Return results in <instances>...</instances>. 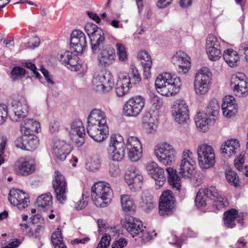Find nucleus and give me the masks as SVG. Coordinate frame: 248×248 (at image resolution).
Returning <instances> with one entry per match:
<instances>
[{
    "label": "nucleus",
    "mask_w": 248,
    "mask_h": 248,
    "mask_svg": "<svg viewBox=\"0 0 248 248\" xmlns=\"http://www.w3.org/2000/svg\"><path fill=\"white\" fill-rule=\"evenodd\" d=\"M84 29L89 37L92 36L96 31H100L102 29L99 28L96 25L92 22H88L84 27Z\"/></svg>",
    "instance_id": "50"
},
{
    "label": "nucleus",
    "mask_w": 248,
    "mask_h": 248,
    "mask_svg": "<svg viewBox=\"0 0 248 248\" xmlns=\"http://www.w3.org/2000/svg\"><path fill=\"white\" fill-rule=\"evenodd\" d=\"M39 140L34 134L22 135L15 141V146L23 150L32 151L39 145Z\"/></svg>",
    "instance_id": "14"
},
{
    "label": "nucleus",
    "mask_w": 248,
    "mask_h": 248,
    "mask_svg": "<svg viewBox=\"0 0 248 248\" xmlns=\"http://www.w3.org/2000/svg\"><path fill=\"white\" fill-rule=\"evenodd\" d=\"M203 78H195L194 86L196 93L198 95L205 94L209 90L210 80H207L208 77L205 76Z\"/></svg>",
    "instance_id": "28"
},
{
    "label": "nucleus",
    "mask_w": 248,
    "mask_h": 248,
    "mask_svg": "<svg viewBox=\"0 0 248 248\" xmlns=\"http://www.w3.org/2000/svg\"><path fill=\"white\" fill-rule=\"evenodd\" d=\"M223 58L230 67H234L238 65L239 57L236 51L231 48L227 49L223 52Z\"/></svg>",
    "instance_id": "30"
},
{
    "label": "nucleus",
    "mask_w": 248,
    "mask_h": 248,
    "mask_svg": "<svg viewBox=\"0 0 248 248\" xmlns=\"http://www.w3.org/2000/svg\"><path fill=\"white\" fill-rule=\"evenodd\" d=\"M15 118H11L13 121L17 122L25 118L28 113L29 108L26 98L22 96L17 97L12 102Z\"/></svg>",
    "instance_id": "12"
},
{
    "label": "nucleus",
    "mask_w": 248,
    "mask_h": 248,
    "mask_svg": "<svg viewBox=\"0 0 248 248\" xmlns=\"http://www.w3.org/2000/svg\"><path fill=\"white\" fill-rule=\"evenodd\" d=\"M208 204H209V201H207L205 197L202 196L201 192L199 190L195 199V204L197 209L205 212V207Z\"/></svg>",
    "instance_id": "41"
},
{
    "label": "nucleus",
    "mask_w": 248,
    "mask_h": 248,
    "mask_svg": "<svg viewBox=\"0 0 248 248\" xmlns=\"http://www.w3.org/2000/svg\"><path fill=\"white\" fill-rule=\"evenodd\" d=\"M155 154L161 163L167 166L175 160L176 153L171 145L164 142L155 146Z\"/></svg>",
    "instance_id": "6"
},
{
    "label": "nucleus",
    "mask_w": 248,
    "mask_h": 248,
    "mask_svg": "<svg viewBox=\"0 0 248 248\" xmlns=\"http://www.w3.org/2000/svg\"><path fill=\"white\" fill-rule=\"evenodd\" d=\"M100 166L101 161L98 155H93L85 164L86 169L93 172L97 170Z\"/></svg>",
    "instance_id": "38"
},
{
    "label": "nucleus",
    "mask_w": 248,
    "mask_h": 248,
    "mask_svg": "<svg viewBox=\"0 0 248 248\" xmlns=\"http://www.w3.org/2000/svg\"><path fill=\"white\" fill-rule=\"evenodd\" d=\"M127 243L128 241L125 238L121 237L112 243L111 248H123L127 245Z\"/></svg>",
    "instance_id": "61"
},
{
    "label": "nucleus",
    "mask_w": 248,
    "mask_h": 248,
    "mask_svg": "<svg viewBox=\"0 0 248 248\" xmlns=\"http://www.w3.org/2000/svg\"><path fill=\"white\" fill-rule=\"evenodd\" d=\"M121 202L122 207L124 212L135 213L136 206L133 200L127 195L121 196Z\"/></svg>",
    "instance_id": "34"
},
{
    "label": "nucleus",
    "mask_w": 248,
    "mask_h": 248,
    "mask_svg": "<svg viewBox=\"0 0 248 248\" xmlns=\"http://www.w3.org/2000/svg\"><path fill=\"white\" fill-rule=\"evenodd\" d=\"M202 196H204L207 201L212 202V206L216 208L215 212H217L226 207L224 202V199L220 196L216 186H210L201 188L199 189Z\"/></svg>",
    "instance_id": "9"
},
{
    "label": "nucleus",
    "mask_w": 248,
    "mask_h": 248,
    "mask_svg": "<svg viewBox=\"0 0 248 248\" xmlns=\"http://www.w3.org/2000/svg\"><path fill=\"white\" fill-rule=\"evenodd\" d=\"M137 176V170L135 168H131L126 170L124 180L125 182L129 186H131L132 184H133V180L134 178Z\"/></svg>",
    "instance_id": "48"
},
{
    "label": "nucleus",
    "mask_w": 248,
    "mask_h": 248,
    "mask_svg": "<svg viewBox=\"0 0 248 248\" xmlns=\"http://www.w3.org/2000/svg\"><path fill=\"white\" fill-rule=\"evenodd\" d=\"M70 144L64 140H58L54 144L53 153L56 158L60 161H64L71 151Z\"/></svg>",
    "instance_id": "19"
},
{
    "label": "nucleus",
    "mask_w": 248,
    "mask_h": 248,
    "mask_svg": "<svg viewBox=\"0 0 248 248\" xmlns=\"http://www.w3.org/2000/svg\"><path fill=\"white\" fill-rule=\"evenodd\" d=\"M240 147L239 141L236 139L228 140L222 143L220 152L224 157L231 158L236 153V150Z\"/></svg>",
    "instance_id": "21"
},
{
    "label": "nucleus",
    "mask_w": 248,
    "mask_h": 248,
    "mask_svg": "<svg viewBox=\"0 0 248 248\" xmlns=\"http://www.w3.org/2000/svg\"><path fill=\"white\" fill-rule=\"evenodd\" d=\"M143 178L142 175L137 172V176L134 178L133 180V184H132L130 186V188H134L137 189L140 188L142 184Z\"/></svg>",
    "instance_id": "60"
},
{
    "label": "nucleus",
    "mask_w": 248,
    "mask_h": 248,
    "mask_svg": "<svg viewBox=\"0 0 248 248\" xmlns=\"http://www.w3.org/2000/svg\"><path fill=\"white\" fill-rule=\"evenodd\" d=\"M170 85H164V86H162V87L156 90L158 93L163 96H172L176 94L179 92L180 89L178 88V86L175 87V86H173L172 84Z\"/></svg>",
    "instance_id": "36"
},
{
    "label": "nucleus",
    "mask_w": 248,
    "mask_h": 248,
    "mask_svg": "<svg viewBox=\"0 0 248 248\" xmlns=\"http://www.w3.org/2000/svg\"><path fill=\"white\" fill-rule=\"evenodd\" d=\"M70 50V57H69L65 66L72 71H77L81 68V64L78 62V55L82 53L76 52L74 49Z\"/></svg>",
    "instance_id": "31"
},
{
    "label": "nucleus",
    "mask_w": 248,
    "mask_h": 248,
    "mask_svg": "<svg viewBox=\"0 0 248 248\" xmlns=\"http://www.w3.org/2000/svg\"><path fill=\"white\" fill-rule=\"evenodd\" d=\"M232 95L226 96L223 99L221 107L223 115L226 118H231L237 112V104Z\"/></svg>",
    "instance_id": "20"
},
{
    "label": "nucleus",
    "mask_w": 248,
    "mask_h": 248,
    "mask_svg": "<svg viewBox=\"0 0 248 248\" xmlns=\"http://www.w3.org/2000/svg\"><path fill=\"white\" fill-rule=\"evenodd\" d=\"M89 197L83 192L82 194V199L79 200L75 205V209L77 211H80L88 205Z\"/></svg>",
    "instance_id": "54"
},
{
    "label": "nucleus",
    "mask_w": 248,
    "mask_h": 248,
    "mask_svg": "<svg viewBox=\"0 0 248 248\" xmlns=\"http://www.w3.org/2000/svg\"><path fill=\"white\" fill-rule=\"evenodd\" d=\"M27 71L22 66H15L12 68L11 71L10 77L13 81L16 80L20 79L23 78Z\"/></svg>",
    "instance_id": "40"
},
{
    "label": "nucleus",
    "mask_w": 248,
    "mask_h": 248,
    "mask_svg": "<svg viewBox=\"0 0 248 248\" xmlns=\"http://www.w3.org/2000/svg\"><path fill=\"white\" fill-rule=\"evenodd\" d=\"M29 198L30 196L28 194L17 188L11 189L8 194V201L10 203L17 206L18 208L20 210L25 209L28 206L27 200Z\"/></svg>",
    "instance_id": "11"
},
{
    "label": "nucleus",
    "mask_w": 248,
    "mask_h": 248,
    "mask_svg": "<svg viewBox=\"0 0 248 248\" xmlns=\"http://www.w3.org/2000/svg\"><path fill=\"white\" fill-rule=\"evenodd\" d=\"M126 147H135L136 149L141 150L142 145L138 137L131 136L127 140Z\"/></svg>",
    "instance_id": "49"
},
{
    "label": "nucleus",
    "mask_w": 248,
    "mask_h": 248,
    "mask_svg": "<svg viewBox=\"0 0 248 248\" xmlns=\"http://www.w3.org/2000/svg\"><path fill=\"white\" fill-rule=\"evenodd\" d=\"M49 131L53 133L58 131L60 127V123L57 120H52L49 124Z\"/></svg>",
    "instance_id": "64"
},
{
    "label": "nucleus",
    "mask_w": 248,
    "mask_h": 248,
    "mask_svg": "<svg viewBox=\"0 0 248 248\" xmlns=\"http://www.w3.org/2000/svg\"><path fill=\"white\" fill-rule=\"evenodd\" d=\"M155 202L151 195L144 196L142 198L141 207L146 213L151 211L155 207Z\"/></svg>",
    "instance_id": "39"
},
{
    "label": "nucleus",
    "mask_w": 248,
    "mask_h": 248,
    "mask_svg": "<svg viewBox=\"0 0 248 248\" xmlns=\"http://www.w3.org/2000/svg\"><path fill=\"white\" fill-rule=\"evenodd\" d=\"M98 53V61L102 67L109 66L115 60V50L110 45L103 46Z\"/></svg>",
    "instance_id": "16"
},
{
    "label": "nucleus",
    "mask_w": 248,
    "mask_h": 248,
    "mask_svg": "<svg viewBox=\"0 0 248 248\" xmlns=\"http://www.w3.org/2000/svg\"><path fill=\"white\" fill-rule=\"evenodd\" d=\"M138 58L140 60L143 61L141 62L142 65L147 64L148 65L147 67H151L152 64V58L146 50H143L140 51L138 54Z\"/></svg>",
    "instance_id": "46"
},
{
    "label": "nucleus",
    "mask_w": 248,
    "mask_h": 248,
    "mask_svg": "<svg viewBox=\"0 0 248 248\" xmlns=\"http://www.w3.org/2000/svg\"><path fill=\"white\" fill-rule=\"evenodd\" d=\"M111 238L109 234L105 233L97 245L96 248H108L110 244Z\"/></svg>",
    "instance_id": "56"
},
{
    "label": "nucleus",
    "mask_w": 248,
    "mask_h": 248,
    "mask_svg": "<svg viewBox=\"0 0 248 248\" xmlns=\"http://www.w3.org/2000/svg\"><path fill=\"white\" fill-rule=\"evenodd\" d=\"M40 128V124L38 122L33 119L25 120L20 125V130L23 134L30 135L38 132V129Z\"/></svg>",
    "instance_id": "25"
},
{
    "label": "nucleus",
    "mask_w": 248,
    "mask_h": 248,
    "mask_svg": "<svg viewBox=\"0 0 248 248\" xmlns=\"http://www.w3.org/2000/svg\"><path fill=\"white\" fill-rule=\"evenodd\" d=\"M116 46L120 61H125L127 59V55L125 46L121 43H117Z\"/></svg>",
    "instance_id": "53"
},
{
    "label": "nucleus",
    "mask_w": 248,
    "mask_h": 248,
    "mask_svg": "<svg viewBox=\"0 0 248 248\" xmlns=\"http://www.w3.org/2000/svg\"><path fill=\"white\" fill-rule=\"evenodd\" d=\"M123 227L126 229L134 237L139 233L140 226L143 227L142 222L139 219L132 216L125 215V219L121 220Z\"/></svg>",
    "instance_id": "18"
},
{
    "label": "nucleus",
    "mask_w": 248,
    "mask_h": 248,
    "mask_svg": "<svg viewBox=\"0 0 248 248\" xmlns=\"http://www.w3.org/2000/svg\"><path fill=\"white\" fill-rule=\"evenodd\" d=\"M211 73L210 72L209 69L207 67H202L198 73H197L195 76V78H203L204 77H207V80H210Z\"/></svg>",
    "instance_id": "59"
},
{
    "label": "nucleus",
    "mask_w": 248,
    "mask_h": 248,
    "mask_svg": "<svg viewBox=\"0 0 248 248\" xmlns=\"http://www.w3.org/2000/svg\"><path fill=\"white\" fill-rule=\"evenodd\" d=\"M225 176L228 182L231 186L235 187L240 186V179L236 172L231 169L226 170Z\"/></svg>",
    "instance_id": "35"
},
{
    "label": "nucleus",
    "mask_w": 248,
    "mask_h": 248,
    "mask_svg": "<svg viewBox=\"0 0 248 248\" xmlns=\"http://www.w3.org/2000/svg\"><path fill=\"white\" fill-rule=\"evenodd\" d=\"M166 171L168 174V181L170 185L173 188H175L179 191L181 187V185L179 181L181 180V179L176 170L172 168H167Z\"/></svg>",
    "instance_id": "29"
},
{
    "label": "nucleus",
    "mask_w": 248,
    "mask_h": 248,
    "mask_svg": "<svg viewBox=\"0 0 248 248\" xmlns=\"http://www.w3.org/2000/svg\"><path fill=\"white\" fill-rule=\"evenodd\" d=\"M82 132L85 133L82 121L79 119L74 120L71 123L70 133L73 135H78Z\"/></svg>",
    "instance_id": "42"
},
{
    "label": "nucleus",
    "mask_w": 248,
    "mask_h": 248,
    "mask_svg": "<svg viewBox=\"0 0 248 248\" xmlns=\"http://www.w3.org/2000/svg\"><path fill=\"white\" fill-rule=\"evenodd\" d=\"M219 105L216 99L210 101L204 112H199L194 118L195 123L199 131L206 132L209 126L215 124L218 119Z\"/></svg>",
    "instance_id": "1"
},
{
    "label": "nucleus",
    "mask_w": 248,
    "mask_h": 248,
    "mask_svg": "<svg viewBox=\"0 0 248 248\" xmlns=\"http://www.w3.org/2000/svg\"><path fill=\"white\" fill-rule=\"evenodd\" d=\"M141 81V77L137 67L133 64L130 66L128 73H123L119 76L115 85V92L119 97L127 94L132 88Z\"/></svg>",
    "instance_id": "2"
},
{
    "label": "nucleus",
    "mask_w": 248,
    "mask_h": 248,
    "mask_svg": "<svg viewBox=\"0 0 248 248\" xmlns=\"http://www.w3.org/2000/svg\"><path fill=\"white\" fill-rule=\"evenodd\" d=\"M190 64L191 62L188 60L184 62H183V64L180 63V64L178 65V67L177 70L179 73L186 74L188 72L191 66Z\"/></svg>",
    "instance_id": "63"
},
{
    "label": "nucleus",
    "mask_w": 248,
    "mask_h": 248,
    "mask_svg": "<svg viewBox=\"0 0 248 248\" xmlns=\"http://www.w3.org/2000/svg\"><path fill=\"white\" fill-rule=\"evenodd\" d=\"M150 102L155 110L159 109L163 104L162 99L154 93L150 95Z\"/></svg>",
    "instance_id": "52"
},
{
    "label": "nucleus",
    "mask_w": 248,
    "mask_h": 248,
    "mask_svg": "<svg viewBox=\"0 0 248 248\" xmlns=\"http://www.w3.org/2000/svg\"><path fill=\"white\" fill-rule=\"evenodd\" d=\"M245 154L241 153L234 159V165L239 171L243 170V165L245 162Z\"/></svg>",
    "instance_id": "58"
},
{
    "label": "nucleus",
    "mask_w": 248,
    "mask_h": 248,
    "mask_svg": "<svg viewBox=\"0 0 248 248\" xmlns=\"http://www.w3.org/2000/svg\"><path fill=\"white\" fill-rule=\"evenodd\" d=\"M128 157L132 162L138 161L142 156V149H136L135 147H126Z\"/></svg>",
    "instance_id": "43"
},
{
    "label": "nucleus",
    "mask_w": 248,
    "mask_h": 248,
    "mask_svg": "<svg viewBox=\"0 0 248 248\" xmlns=\"http://www.w3.org/2000/svg\"><path fill=\"white\" fill-rule=\"evenodd\" d=\"M54 174L55 179L52 181V186L55 196L57 200L63 204L67 200V183L64 176L59 171L55 170Z\"/></svg>",
    "instance_id": "8"
},
{
    "label": "nucleus",
    "mask_w": 248,
    "mask_h": 248,
    "mask_svg": "<svg viewBox=\"0 0 248 248\" xmlns=\"http://www.w3.org/2000/svg\"><path fill=\"white\" fill-rule=\"evenodd\" d=\"M145 105V99L140 95L129 98L124 104L123 114L127 117H137L141 112Z\"/></svg>",
    "instance_id": "7"
},
{
    "label": "nucleus",
    "mask_w": 248,
    "mask_h": 248,
    "mask_svg": "<svg viewBox=\"0 0 248 248\" xmlns=\"http://www.w3.org/2000/svg\"><path fill=\"white\" fill-rule=\"evenodd\" d=\"M108 134V127L107 124L102 125L100 131L97 133L95 135L94 138L93 139L95 141L100 142L105 140Z\"/></svg>",
    "instance_id": "45"
},
{
    "label": "nucleus",
    "mask_w": 248,
    "mask_h": 248,
    "mask_svg": "<svg viewBox=\"0 0 248 248\" xmlns=\"http://www.w3.org/2000/svg\"><path fill=\"white\" fill-rule=\"evenodd\" d=\"M109 173L113 177H116L120 174L121 170L117 162L109 164Z\"/></svg>",
    "instance_id": "57"
},
{
    "label": "nucleus",
    "mask_w": 248,
    "mask_h": 248,
    "mask_svg": "<svg viewBox=\"0 0 248 248\" xmlns=\"http://www.w3.org/2000/svg\"><path fill=\"white\" fill-rule=\"evenodd\" d=\"M94 84L103 92L111 90L114 85L113 76L109 71L99 72L93 79Z\"/></svg>",
    "instance_id": "10"
},
{
    "label": "nucleus",
    "mask_w": 248,
    "mask_h": 248,
    "mask_svg": "<svg viewBox=\"0 0 248 248\" xmlns=\"http://www.w3.org/2000/svg\"><path fill=\"white\" fill-rule=\"evenodd\" d=\"M87 124L98 126L107 124L105 112L100 109H93L88 117Z\"/></svg>",
    "instance_id": "23"
},
{
    "label": "nucleus",
    "mask_w": 248,
    "mask_h": 248,
    "mask_svg": "<svg viewBox=\"0 0 248 248\" xmlns=\"http://www.w3.org/2000/svg\"><path fill=\"white\" fill-rule=\"evenodd\" d=\"M197 153L201 169L203 170L213 167L216 163L215 155L213 147L207 144L200 145Z\"/></svg>",
    "instance_id": "5"
},
{
    "label": "nucleus",
    "mask_w": 248,
    "mask_h": 248,
    "mask_svg": "<svg viewBox=\"0 0 248 248\" xmlns=\"http://www.w3.org/2000/svg\"><path fill=\"white\" fill-rule=\"evenodd\" d=\"M102 125L88 124L87 127V132L88 135L92 139L94 138L95 135L101 130Z\"/></svg>",
    "instance_id": "55"
},
{
    "label": "nucleus",
    "mask_w": 248,
    "mask_h": 248,
    "mask_svg": "<svg viewBox=\"0 0 248 248\" xmlns=\"http://www.w3.org/2000/svg\"><path fill=\"white\" fill-rule=\"evenodd\" d=\"M112 193L108 183H96L92 187L91 198L96 206L105 207L110 202Z\"/></svg>",
    "instance_id": "3"
},
{
    "label": "nucleus",
    "mask_w": 248,
    "mask_h": 248,
    "mask_svg": "<svg viewBox=\"0 0 248 248\" xmlns=\"http://www.w3.org/2000/svg\"><path fill=\"white\" fill-rule=\"evenodd\" d=\"M16 173L22 176H28L35 171V167L33 163L23 159L16 161L15 164Z\"/></svg>",
    "instance_id": "24"
},
{
    "label": "nucleus",
    "mask_w": 248,
    "mask_h": 248,
    "mask_svg": "<svg viewBox=\"0 0 248 248\" xmlns=\"http://www.w3.org/2000/svg\"><path fill=\"white\" fill-rule=\"evenodd\" d=\"M163 79L168 85L172 84L175 87L178 86V88L180 89L182 84L179 77H177L175 74H171L169 73H165L163 75Z\"/></svg>",
    "instance_id": "37"
},
{
    "label": "nucleus",
    "mask_w": 248,
    "mask_h": 248,
    "mask_svg": "<svg viewBox=\"0 0 248 248\" xmlns=\"http://www.w3.org/2000/svg\"><path fill=\"white\" fill-rule=\"evenodd\" d=\"M195 164V162L193 160L182 159L179 173L183 178L189 179L191 180L195 179V176H194V164Z\"/></svg>",
    "instance_id": "26"
},
{
    "label": "nucleus",
    "mask_w": 248,
    "mask_h": 248,
    "mask_svg": "<svg viewBox=\"0 0 248 248\" xmlns=\"http://www.w3.org/2000/svg\"><path fill=\"white\" fill-rule=\"evenodd\" d=\"M176 203L173 192L169 189L164 191L159 199L158 212L164 217L172 216L176 211Z\"/></svg>",
    "instance_id": "4"
},
{
    "label": "nucleus",
    "mask_w": 248,
    "mask_h": 248,
    "mask_svg": "<svg viewBox=\"0 0 248 248\" xmlns=\"http://www.w3.org/2000/svg\"><path fill=\"white\" fill-rule=\"evenodd\" d=\"M215 47L221 48L220 42L216 36L209 34L206 38V50L214 49Z\"/></svg>",
    "instance_id": "44"
},
{
    "label": "nucleus",
    "mask_w": 248,
    "mask_h": 248,
    "mask_svg": "<svg viewBox=\"0 0 248 248\" xmlns=\"http://www.w3.org/2000/svg\"><path fill=\"white\" fill-rule=\"evenodd\" d=\"M90 43L92 51L94 54L99 52L101 48L104 46L105 43V31L102 29L101 31H96L92 36H90Z\"/></svg>",
    "instance_id": "22"
},
{
    "label": "nucleus",
    "mask_w": 248,
    "mask_h": 248,
    "mask_svg": "<svg viewBox=\"0 0 248 248\" xmlns=\"http://www.w3.org/2000/svg\"><path fill=\"white\" fill-rule=\"evenodd\" d=\"M51 240L55 248H67L63 240L61 226H58L56 231L52 233Z\"/></svg>",
    "instance_id": "32"
},
{
    "label": "nucleus",
    "mask_w": 248,
    "mask_h": 248,
    "mask_svg": "<svg viewBox=\"0 0 248 248\" xmlns=\"http://www.w3.org/2000/svg\"><path fill=\"white\" fill-rule=\"evenodd\" d=\"M172 115L178 123L181 124L186 122L189 118V109L184 100L175 102L172 107Z\"/></svg>",
    "instance_id": "15"
},
{
    "label": "nucleus",
    "mask_w": 248,
    "mask_h": 248,
    "mask_svg": "<svg viewBox=\"0 0 248 248\" xmlns=\"http://www.w3.org/2000/svg\"><path fill=\"white\" fill-rule=\"evenodd\" d=\"M126 145L125 146L124 143H116L109 142V147L108 149V151L109 154L110 152H113L114 151H125Z\"/></svg>",
    "instance_id": "51"
},
{
    "label": "nucleus",
    "mask_w": 248,
    "mask_h": 248,
    "mask_svg": "<svg viewBox=\"0 0 248 248\" xmlns=\"http://www.w3.org/2000/svg\"><path fill=\"white\" fill-rule=\"evenodd\" d=\"M146 170L148 174L155 180L156 188L162 187L166 181L164 169L159 167L156 163L152 161L147 164Z\"/></svg>",
    "instance_id": "17"
},
{
    "label": "nucleus",
    "mask_w": 248,
    "mask_h": 248,
    "mask_svg": "<svg viewBox=\"0 0 248 248\" xmlns=\"http://www.w3.org/2000/svg\"><path fill=\"white\" fill-rule=\"evenodd\" d=\"M208 58L212 61H216L219 60L221 56L220 48L215 47L214 49L206 50Z\"/></svg>",
    "instance_id": "47"
},
{
    "label": "nucleus",
    "mask_w": 248,
    "mask_h": 248,
    "mask_svg": "<svg viewBox=\"0 0 248 248\" xmlns=\"http://www.w3.org/2000/svg\"><path fill=\"white\" fill-rule=\"evenodd\" d=\"M240 217L238 211L235 208H231L226 211L223 214V220L225 226L229 229H232L236 226L235 220Z\"/></svg>",
    "instance_id": "27"
},
{
    "label": "nucleus",
    "mask_w": 248,
    "mask_h": 248,
    "mask_svg": "<svg viewBox=\"0 0 248 248\" xmlns=\"http://www.w3.org/2000/svg\"><path fill=\"white\" fill-rule=\"evenodd\" d=\"M87 46L85 34L80 30H74L70 35V48L74 49L76 52L83 53Z\"/></svg>",
    "instance_id": "13"
},
{
    "label": "nucleus",
    "mask_w": 248,
    "mask_h": 248,
    "mask_svg": "<svg viewBox=\"0 0 248 248\" xmlns=\"http://www.w3.org/2000/svg\"><path fill=\"white\" fill-rule=\"evenodd\" d=\"M109 154L113 161L119 162L124 157L125 152L114 151L113 152H110Z\"/></svg>",
    "instance_id": "62"
},
{
    "label": "nucleus",
    "mask_w": 248,
    "mask_h": 248,
    "mask_svg": "<svg viewBox=\"0 0 248 248\" xmlns=\"http://www.w3.org/2000/svg\"><path fill=\"white\" fill-rule=\"evenodd\" d=\"M36 202L38 203V206L47 210L52 204V196L50 192L42 194L38 197Z\"/></svg>",
    "instance_id": "33"
}]
</instances>
